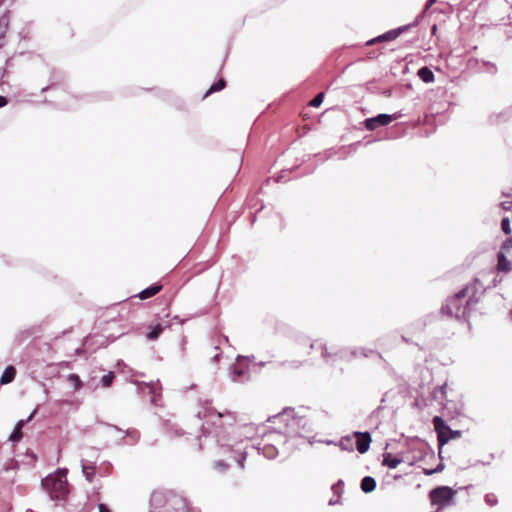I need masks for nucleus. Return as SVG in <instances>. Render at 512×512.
<instances>
[{"label":"nucleus","instance_id":"f257e3e1","mask_svg":"<svg viewBox=\"0 0 512 512\" xmlns=\"http://www.w3.org/2000/svg\"><path fill=\"white\" fill-rule=\"evenodd\" d=\"M196 416L199 419H206L207 424L215 426L214 430H209L203 425L202 430L205 439L213 440L218 444L223 454L230 453L241 469L245 467L244 462L247 456V442L256 435V428L252 424L232 428L227 431L228 426H232L236 421V415L230 411H217L209 400L199 402Z\"/></svg>","mask_w":512,"mask_h":512},{"label":"nucleus","instance_id":"f03ea898","mask_svg":"<svg viewBox=\"0 0 512 512\" xmlns=\"http://www.w3.org/2000/svg\"><path fill=\"white\" fill-rule=\"evenodd\" d=\"M268 421L278 424L279 432L287 437L284 442L287 451L300 447L306 440L308 444H313V441L306 436L311 431L309 420L298 416L294 409L285 408L279 414L269 417Z\"/></svg>","mask_w":512,"mask_h":512},{"label":"nucleus","instance_id":"7ed1b4c3","mask_svg":"<svg viewBox=\"0 0 512 512\" xmlns=\"http://www.w3.org/2000/svg\"><path fill=\"white\" fill-rule=\"evenodd\" d=\"M484 288L478 279L467 283L460 291L446 300L442 306V313L457 319L466 318L476 309Z\"/></svg>","mask_w":512,"mask_h":512},{"label":"nucleus","instance_id":"20e7f679","mask_svg":"<svg viewBox=\"0 0 512 512\" xmlns=\"http://www.w3.org/2000/svg\"><path fill=\"white\" fill-rule=\"evenodd\" d=\"M42 486L52 499H64L68 493L67 469H58L42 480Z\"/></svg>","mask_w":512,"mask_h":512},{"label":"nucleus","instance_id":"39448f33","mask_svg":"<svg viewBox=\"0 0 512 512\" xmlns=\"http://www.w3.org/2000/svg\"><path fill=\"white\" fill-rule=\"evenodd\" d=\"M456 491L448 486H438L429 492V499L432 505L442 509L454 503Z\"/></svg>","mask_w":512,"mask_h":512},{"label":"nucleus","instance_id":"423d86ee","mask_svg":"<svg viewBox=\"0 0 512 512\" xmlns=\"http://www.w3.org/2000/svg\"><path fill=\"white\" fill-rule=\"evenodd\" d=\"M432 422L437 433L439 447H442L451 439L461 437V431L452 430L440 416H435Z\"/></svg>","mask_w":512,"mask_h":512},{"label":"nucleus","instance_id":"0eeeda50","mask_svg":"<svg viewBox=\"0 0 512 512\" xmlns=\"http://www.w3.org/2000/svg\"><path fill=\"white\" fill-rule=\"evenodd\" d=\"M310 347L312 349L318 347L321 350V355L323 359L329 365H335L339 359H342L348 355V351L338 350L334 346L327 347L325 344L322 343L314 342L311 343Z\"/></svg>","mask_w":512,"mask_h":512},{"label":"nucleus","instance_id":"6e6552de","mask_svg":"<svg viewBox=\"0 0 512 512\" xmlns=\"http://www.w3.org/2000/svg\"><path fill=\"white\" fill-rule=\"evenodd\" d=\"M109 429L122 434V436L119 438L121 444L133 445L139 440L140 437L139 432L135 429H127L125 432L116 426H109Z\"/></svg>","mask_w":512,"mask_h":512},{"label":"nucleus","instance_id":"1a4fd4ad","mask_svg":"<svg viewBox=\"0 0 512 512\" xmlns=\"http://www.w3.org/2000/svg\"><path fill=\"white\" fill-rule=\"evenodd\" d=\"M394 117L388 114H379L376 117L368 118L364 121V125L368 130H374L379 126H386L393 121Z\"/></svg>","mask_w":512,"mask_h":512},{"label":"nucleus","instance_id":"9d476101","mask_svg":"<svg viewBox=\"0 0 512 512\" xmlns=\"http://www.w3.org/2000/svg\"><path fill=\"white\" fill-rule=\"evenodd\" d=\"M354 437L356 438V448L359 453L364 454L368 451L371 436L368 432H354Z\"/></svg>","mask_w":512,"mask_h":512},{"label":"nucleus","instance_id":"9b49d317","mask_svg":"<svg viewBox=\"0 0 512 512\" xmlns=\"http://www.w3.org/2000/svg\"><path fill=\"white\" fill-rule=\"evenodd\" d=\"M164 496L160 492H153L150 499L149 512H163L161 508L164 505Z\"/></svg>","mask_w":512,"mask_h":512},{"label":"nucleus","instance_id":"f8f14e48","mask_svg":"<svg viewBox=\"0 0 512 512\" xmlns=\"http://www.w3.org/2000/svg\"><path fill=\"white\" fill-rule=\"evenodd\" d=\"M36 409L30 414V416L26 419V420H20L18 421V423L16 424L15 426V429L13 430V432L11 433L9 439L12 441V442H17L21 439L22 437V428L23 426L25 425L26 422H29L32 420V418L34 417V415L36 414Z\"/></svg>","mask_w":512,"mask_h":512},{"label":"nucleus","instance_id":"ddd939ff","mask_svg":"<svg viewBox=\"0 0 512 512\" xmlns=\"http://www.w3.org/2000/svg\"><path fill=\"white\" fill-rule=\"evenodd\" d=\"M498 272L508 273L512 270V262L508 260L504 252L499 251L497 254V266Z\"/></svg>","mask_w":512,"mask_h":512},{"label":"nucleus","instance_id":"4468645a","mask_svg":"<svg viewBox=\"0 0 512 512\" xmlns=\"http://www.w3.org/2000/svg\"><path fill=\"white\" fill-rule=\"evenodd\" d=\"M9 17L8 15H3L0 17V48L5 45V36L9 28Z\"/></svg>","mask_w":512,"mask_h":512},{"label":"nucleus","instance_id":"2eb2a0df","mask_svg":"<svg viewBox=\"0 0 512 512\" xmlns=\"http://www.w3.org/2000/svg\"><path fill=\"white\" fill-rule=\"evenodd\" d=\"M400 463H402V459L396 456H393L391 453L383 454L382 465L387 466L391 469L396 468Z\"/></svg>","mask_w":512,"mask_h":512},{"label":"nucleus","instance_id":"dca6fc26","mask_svg":"<svg viewBox=\"0 0 512 512\" xmlns=\"http://www.w3.org/2000/svg\"><path fill=\"white\" fill-rule=\"evenodd\" d=\"M94 463H88L85 459H81L82 473L84 477L91 482L94 477Z\"/></svg>","mask_w":512,"mask_h":512},{"label":"nucleus","instance_id":"f3484780","mask_svg":"<svg viewBox=\"0 0 512 512\" xmlns=\"http://www.w3.org/2000/svg\"><path fill=\"white\" fill-rule=\"evenodd\" d=\"M361 490L364 493H370L375 490L376 488V481L371 476H366L362 479L360 484Z\"/></svg>","mask_w":512,"mask_h":512},{"label":"nucleus","instance_id":"a211bd4d","mask_svg":"<svg viewBox=\"0 0 512 512\" xmlns=\"http://www.w3.org/2000/svg\"><path fill=\"white\" fill-rule=\"evenodd\" d=\"M399 35V32L396 31V30H392V31H389L383 35H380L379 37L377 38H374L372 40H369L367 42L368 45H371V44H374V43H378V42H384V41H391V40H394L396 39V37Z\"/></svg>","mask_w":512,"mask_h":512},{"label":"nucleus","instance_id":"6ab92c4d","mask_svg":"<svg viewBox=\"0 0 512 512\" xmlns=\"http://www.w3.org/2000/svg\"><path fill=\"white\" fill-rule=\"evenodd\" d=\"M15 375V368L13 366H8L1 375L0 383L4 385L12 382L15 378Z\"/></svg>","mask_w":512,"mask_h":512},{"label":"nucleus","instance_id":"aec40b11","mask_svg":"<svg viewBox=\"0 0 512 512\" xmlns=\"http://www.w3.org/2000/svg\"><path fill=\"white\" fill-rule=\"evenodd\" d=\"M162 286L159 285V284H153L152 286L142 290L140 293H139V297L141 299H148L154 295H156L160 290H161Z\"/></svg>","mask_w":512,"mask_h":512},{"label":"nucleus","instance_id":"412c9836","mask_svg":"<svg viewBox=\"0 0 512 512\" xmlns=\"http://www.w3.org/2000/svg\"><path fill=\"white\" fill-rule=\"evenodd\" d=\"M419 78L425 83H431L434 81V74L428 67H422L418 70Z\"/></svg>","mask_w":512,"mask_h":512},{"label":"nucleus","instance_id":"4be33fe9","mask_svg":"<svg viewBox=\"0 0 512 512\" xmlns=\"http://www.w3.org/2000/svg\"><path fill=\"white\" fill-rule=\"evenodd\" d=\"M163 327L160 324L155 325L151 331L147 334L148 340H155L162 333Z\"/></svg>","mask_w":512,"mask_h":512},{"label":"nucleus","instance_id":"5701e85b","mask_svg":"<svg viewBox=\"0 0 512 512\" xmlns=\"http://www.w3.org/2000/svg\"><path fill=\"white\" fill-rule=\"evenodd\" d=\"M246 374L245 369L238 368L236 366L231 369V379L233 381H239Z\"/></svg>","mask_w":512,"mask_h":512},{"label":"nucleus","instance_id":"b1692460","mask_svg":"<svg viewBox=\"0 0 512 512\" xmlns=\"http://www.w3.org/2000/svg\"><path fill=\"white\" fill-rule=\"evenodd\" d=\"M213 468L220 473H224L228 470L229 465L223 460H217L213 463Z\"/></svg>","mask_w":512,"mask_h":512},{"label":"nucleus","instance_id":"393cba45","mask_svg":"<svg viewBox=\"0 0 512 512\" xmlns=\"http://www.w3.org/2000/svg\"><path fill=\"white\" fill-rule=\"evenodd\" d=\"M67 380L73 384L75 390H79L82 387V382L76 374L68 375Z\"/></svg>","mask_w":512,"mask_h":512},{"label":"nucleus","instance_id":"a878e982","mask_svg":"<svg viewBox=\"0 0 512 512\" xmlns=\"http://www.w3.org/2000/svg\"><path fill=\"white\" fill-rule=\"evenodd\" d=\"M224 87H225V81L223 79H220L217 83L213 84L210 87V89L206 92L205 96L209 95L210 93L220 91Z\"/></svg>","mask_w":512,"mask_h":512},{"label":"nucleus","instance_id":"bb28decb","mask_svg":"<svg viewBox=\"0 0 512 512\" xmlns=\"http://www.w3.org/2000/svg\"><path fill=\"white\" fill-rule=\"evenodd\" d=\"M339 446L343 451H350L352 449V441L349 437H344L339 442Z\"/></svg>","mask_w":512,"mask_h":512},{"label":"nucleus","instance_id":"cd10ccee","mask_svg":"<svg viewBox=\"0 0 512 512\" xmlns=\"http://www.w3.org/2000/svg\"><path fill=\"white\" fill-rule=\"evenodd\" d=\"M263 454L265 457L272 459L278 454V451L275 449L274 446H265L263 448Z\"/></svg>","mask_w":512,"mask_h":512},{"label":"nucleus","instance_id":"c85d7f7f","mask_svg":"<svg viewBox=\"0 0 512 512\" xmlns=\"http://www.w3.org/2000/svg\"><path fill=\"white\" fill-rule=\"evenodd\" d=\"M324 94L319 93L317 94L310 102L309 106L311 107H319L323 102Z\"/></svg>","mask_w":512,"mask_h":512},{"label":"nucleus","instance_id":"c756f323","mask_svg":"<svg viewBox=\"0 0 512 512\" xmlns=\"http://www.w3.org/2000/svg\"><path fill=\"white\" fill-rule=\"evenodd\" d=\"M114 379L113 373H108L101 378V384L103 387H109Z\"/></svg>","mask_w":512,"mask_h":512},{"label":"nucleus","instance_id":"7c9ffc66","mask_svg":"<svg viewBox=\"0 0 512 512\" xmlns=\"http://www.w3.org/2000/svg\"><path fill=\"white\" fill-rule=\"evenodd\" d=\"M501 229L507 235H509L511 233V225H510L509 218L505 217V218L502 219V221H501Z\"/></svg>","mask_w":512,"mask_h":512},{"label":"nucleus","instance_id":"2f4dec72","mask_svg":"<svg viewBox=\"0 0 512 512\" xmlns=\"http://www.w3.org/2000/svg\"><path fill=\"white\" fill-rule=\"evenodd\" d=\"M331 489L333 494L339 497L343 491L342 481H338V483L334 484Z\"/></svg>","mask_w":512,"mask_h":512},{"label":"nucleus","instance_id":"473e14b6","mask_svg":"<svg viewBox=\"0 0 512 512\" xmlns=\"http://www.w3.org/2000/svg\"><path fill=\"white\" fill-rule=\"evenodd\" d=\"M485 501L490 506H494L497 504V498L494 494H487L485 496Z\"/></svg>","mask_w":512,"mask_h":512},{"label":"nucleus","instance_id":"72a5a7b5","mask_svg":"<svg viewBox=\"0 0 512 512\" xmlns=\"http://www.w3.org/2000/svg\"><path fill=\"white\" fill-rule=\"evenodd\" d=\"M510 248H512V239L508 238L503 242L500 251L505 252L508 251Z\"/></svg>","mask_w":512,"mask_h":512},{"label":"nucleus","instance_id":"f704fd0d","mask_svg":"<svg viewBox=\"0 0 512 512\" xmlns=\"http://www.w3.org/2000/svg\"><path fill=\"white\" fill-rule=\"evenodd\" d=\"M98 509H99V512H111L109 510V508L106 505H104V504H99L98 505Z\"/></svg>","mask_w":512,"mask_h":512},{"label":"nucleus","instance_id":"c9c22d12","mask_svg":"<svg viewBox=\"0 0 512 512\" xmlns=\"http://www.w3.org/2000/svg\"><path fill=\"white\" fill-rule=\"evenodd\" d=\"M7 99L4 96H0V108L4 107L7 104Z\"/></svg>","mask_w":512,"mask_h":512},{"label":"nucleus","instance_id":"e433bc0d","mask_svg":"<svg viewBox=\"0 0 512 512\" xmlns=\"http://www.w3.org/2000/svg\"><path fill=\"white\" fill-rule=\"evenodd\" d=\"M338 503H339L338 498L336 499L334 497L330 498L329 501H328V504L331 505V506L335 505V504H338Z\"/></svg>","mask_w":512,"mask_h":512},{"label":"nucleus","instance_id":"4c0bfd02","mask_svg":"<svg viewBox=\"0 0 512 512\" xmlns=\"http://www.w3.org/2000/svg\"><path fill=\"white\" fill-rule=\"evenodd\" d=\"M438 471H440V469H439V468H437V469H435V470H425V474H426V475H431V474H433V473H435V472H438Z\"/></svg>","mask_w":512,"mask_h":512},{"label":"nucleus","instance_id":"58836bf2","mask_svg":"<svg viewBox=\"0 0 512 512\" xmlns=\"http://www.w3.org/2000/svg\"><path fill=\"white\" fill-rule=\"evenodd\" d=\"M323 442H324V443H326V444H328V445H330V444H332V443H333L332 441H323Z\"/></svg>","mask_w":512,"mask_h":512},{"label":"nucleus","instance_id":"ea45409f","mask_svg":"<svg viewBox=\"0 0 512 512\" xmlns=\"http://www.w3.org/2000/svg\"><path fill=\"white\" fill-rule=\"evenodd\" d=\"M433 2H435V0H429V3L432 4Z\"/></svg>","mask_w":512,"mask_h":512}]
</instances>
